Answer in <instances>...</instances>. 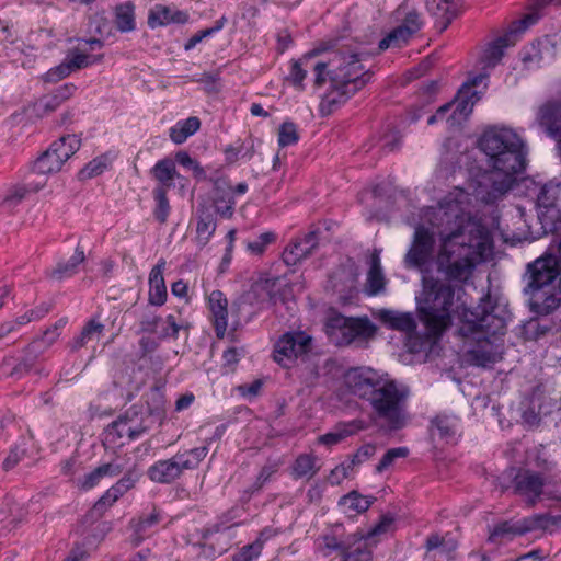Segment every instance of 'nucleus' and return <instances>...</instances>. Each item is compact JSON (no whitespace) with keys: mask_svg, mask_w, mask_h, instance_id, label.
<instances>
[{"mask_svg":"<svg viewBox=\"0 0 561 561\" xmlns=\"http://www.w3.org/2000/svg\"><path fill=\"white\" fill-rule=\"evenodd\" d=\"M470 201V193L456 187L437 207L426 211L430 227L415 229L413 244L404 259L408 267L423 271L433 255L434 237H438L437 271L456 282L471 276L474 266L491 252L492 243L488 229L471 218Z\"/></svg>","mask_w":561,"mask_h":561,"instance_id":"nucleus-1","label":"nucleus"},{"mask_svg":"<svg viewBox=\"0 0 561 561\" xmlns=\"http://www.w3.org/2000/svg\"><path fill=\"white\" fill-rule=\"evenodd\" d=\"M488 170L479 175L476 194L483 203L503 198L527 165L528 150L523 138L511 128L492 127L479 139Z\"/></svg>","mask_w":561,"mask_h":561,"instance_id":"nucleus-2","label":"nucleus"},{"mask_svg":"<svg viewBox=\"0 0 561 561\" xmlns=\"http://www.w3.org/2000/svg\"><path fill=\"white\" fill-rule=\"evenodd\" d=\"M309 70L314 73V85L321 88L330 82L327 100L330 104L345 102L370 80L371 75L365 71L362 55L352 50L331 51L321 55L314 49L293 61L288 80L302 88V81Z\"/></svg>","mask_w":561,"mask_h":561,"instance_id":"nucleus-3","label":"nucleus"},{"mask_svg":"<svg viewBox=\"0 0 561 561\" xmlns=\"http://www.w3.org/2000/svg\"><path fill=\"white\" fill-rule=\"evenodd\" d=\"M345 385L354 394L368 401L376 417L391 430L404 425L408 393L388 376L369 367L352 368L345 374Z\"/></svg>","mask_w":561,"mask_h":561,"instance_id":"nucleus-4","label":"nucleus"},{"mask_svg":"<svg viewBox=\"0 0 561 561\" xmlns=\"http://www.w3.org/2000/svg\"><path fill=\"white\" fill-rule=\"evenodd\" d=\"M506 322L502 316L484 307L462 308L459 335L465 341V360L474 366L489 367L501 359L497 335L505 332Z\"/></svg>","mask_w":561,"mask_h":561,"instance_id":"nucleus-5","label":"nucleus"},{"mask_svg":"<svg viewBox=\"0 0 561 561\" xmlns=\"http://www.w3.org/2000/svg\"><path fill=\"white\" fill-rule=\"evenodd\" d=\"M529 280L525 291L529 296L530 310L537 314H549L561 302V290L557 280L561 263L552 254H545L527 266Z\"/></svg>","mask_w":561,"mask_h":561,"instance_id":"nucleus-6","label":"nucleus"},{"mask_svg":"<svg viewBox=\"0 0 561 561\" xmlns=\"http://www.w3.org/2000/svg\"><path fill=\"white\" fill-rule=\"evenodd\" d=\"M423 304L419 310L428 334L439 336L451 323L455 307L454 288L440 280L423 278Z\"/></svg>","mask_w":561,"mask_h":561,"instance_id":"nucleus-7","label":"nucleus"},{"mask_svg":"<svg viewBox=\"0 0 561 561\" xmlns=\"http://www.w3.org/2000/svg\"><path fill=\"white\" fill-rule=\"evenodd\" d=\"M208 448L197 447L178 453L170 459L159 460L148 469V477L157 483H171L180 478L183 471L197 468L207 456Z\"/></svg>","mask_w":561,"mask_h":561,"instance_id":"nucleus-8","label":"nucleus"},{"mask_svg":"<svg viewBox=\"0 0 561 561\" xmlns=\"http://www.w3.org/2000/svg\"><path fill=\"white\" fill-rule=\"evenodd\" d=\"M327 332L333 343L342 346L357 340L370 339L376 328L367 318H346L336 314L328 320Z\"/></svg>","mask_w":561,"mask_h":561,"instance_id":"nucleus-9","label":"nucleus"},{"mask_svg":"<svg viewBox=\"0 0 561 561\" xmlns=\"http://www.w3.org/2000/svg\"><path fill=\"white\" fill-rule=\"evenodd\" d=\"M80 148L76 135H67L54 141L33 163L32 172L41 175L56 173L62 164Z\"/></svg>","mask_w":561,"mask_h":561,"instance_id":"nucleus-10","label":"nucleus"},{"mask_svg":"<svg viewBox=\"0 0 561 561\" xmlns=\"http://www.w3.org/2000/svg\"><path fill=\"white\" fill-rule=\"evenodd\" d=\"M311 350V337L305 332H288L274 346V359L284 367L293 366Z\"/></svg>","mask_w":561,"mask_h":561,"instance_id":"nucleus-11","label":"nucleus"},{"mask_svg":"<svg viewBox=\"0 0 561 561\" xmlns=\"http://www.w3.org/2000/svg\"><path fill=\"white\" fill-rule=\"evenodd\" d=\"M551 522V517L548 515H535L524 520L519 522L516 525H511L508 523H503L497 525L492 533L490 534V540L496 541L497 539H512L514 536L523 535L525 533L546 528Z\"/></svg>","mask_w":561,"mask_h":561,"instance_id":"nucleus-12","label":"nucleus"},{"mask_svg":"<svg viewBox=\"0 0 561 561\" xmlns=\"http://www.w3.org/2000/svg\"><path fill=\"white\" fill-rule=\"evenodd\" d=\"M144 432L145 427L137 420L122 416L107 427L106 440L112 444L124 445L138 438Z\"/></svg>","mask_w":561,"mask_h":561,"instance_id":"nucleus-13","label":"nucleus"},{"mask_svg":"<svg viewBox=\"0 0 561 561\" xmlns=\"http://www.w3.org/2000/svg\"><path fill=\"white\" fill-rule=\"evenodd\" d=\"M207 307L216 335L224 337L228 328V300L220 290H213L207 296Z\"/></svg>","mask_w":561,"mask_h":561,"instance_id":"nucleus-14","label":"nucleus"},{"mask_svg":"<svg viewBox=\"0 0 561 561\" xmlns=\"http://www.w3.org/2000/svg\"><path fill=\"white\" fill-rule=\"evenodd\" d=\"M318 239L314 232H310L291 242L283 252V260L287 265H296L308 257L317 248Z\"/></svg>","mask_w":561,"mask_h":561,"instance_id":"nucleus-15","label":"nucleus"},{"mask_svg":"<svg viewBox=\"0 0 561 561\" xmlns=\"http://www.w3.org/2000/svg\"><path fill=\"white\" fill-rule=\"evenodd\" d=\"M188 14L184 11H180L162 4L154 5L148 15V25L151 28L164 26L170 23H186Z\"/></svg>","mask_w":561,"mask_h":561,"instance_id":"nucleus-16","label":"nucleus"},{"mask_svg":"<svg viewBox=\"0 0 561 561\" xmlns=\"http://www.w3.org/2000/svg\"><path fill=\"white\" fill-rule=\"evenodd\" d=\"M478 100L479 96L477 92H470V87L462 85L454 102L449 103L453 108V114L448 119L451 121V124L467 119Z\"/></svg>","mask_w":561,"mask_h":561,"instance_id":"nucleus-17","label":"nucleus"},{"mask_svg":"<svg viewBox=\"0 0 561 561\" xmlns=\"http://www.w3.org/2000/svg\"><path fill=\"white\" fill-rule=\"evenodd\" d=\"M77 87L73 83H66L56 89L51 94L41 98L35 103V111L38 114L54 112L60 104L69 100L76 92Z\"/></svg>","mask_w":561,"mask_h":561,"instance_id":"nucleus-18","label":"nucleus"},{"mask_svg":"<svg viewBox=\"0 0 561 561\" xmlns=\"http://www.w3.org/2000/svg\"><path fill=\"white\" fill-rule=\"evenodd\" d=\"M518 30H514L504 36L496 38L483 51L481 61L486 68L495 67L504 55V49L515 44V36Z\"/></svg>","mask_w":561,"mask_h":561,"instance_id":"nucleus-19","label":"nucleus"},{"mask_svg":"<svg viewBox=\"0 0 561 561\" xmlns=\"http://www.w3.org/2000/svg\"><path fill=\"white\" fill-rule=\"evenodd\" d=\"M516 490L519 494L534 501L541 494L543 479L540 474L531 471H523L515 478Z\"/></svg>","mask_w":561,"mask_h":561,"instance_id":"nucleus-20","label":"nucleus"},{"mask_svg":"<svg viewBox=\"0 0 561 561\" xmlns=\"http://www.w3.org/2000/svg\"><path fill=\"white\" fill-rule=\"evenodd\" d=\"M164 265V261L159 262L149 274V302L154 306H162L167 300Z\"/></svg>","mask_w":561,"mask_h":561,"instance_id":"nucleus-21","label":"nucleus"},{"mask_svg":"<svg viewBox=\"0 0 561 561\" xmlns=\"http://www.w3.org/2000/svg\"><path fill=\"white\" fill-rule=\"evenodd\" d=\"M45 185V181L36 184L31 182L11 187L4 195L0 196V207L13 210L28 193L37 192Z\"/></svg>","mask_w":561,"mask_h":561,"instance_id":"nucleus-22","label":"nucleus"},{"mask_svg":"<svg viewBox=\"0 0 561 561\" xmlns=\"http://www.w3.org/2000/svg\"><path fill=\"white\" fill-rule=\"evenodd\" d=\"M233 190L225 182H216L213 197V205L216 213L222 217H230L233 211L234 201L232 198Z\"/></svg>","mask_w":561,"mask_h":561,"instance_id":"nucleus-23","label":"nucleus"},{"mask_svg":"<svg viewBox=\"0 0 561 561\" xmlns=\"http://www.w3.org/2000/svg\"><path fill=\"white\" fill-rule=\"evenodd\" d=\"M152 178L157 181L156 187H163L164 192L173 186L175 178L179 176L174 162L169 159L159 160L150 170Z\"/></svg>","mask_w":561,"mask_h":561,"instance_id":"nucleus-24","label":"nucleus"},{"mask_svg":"<svg viewBox=\"0 0 561 561\" xmlns=\"http://www.w3.org/2000/svg\"><path fill=\"white\" fill-rule=\"evenodd\" d=\"M124 470V466L117 461H112L108 463H104L90 473H88L84 479L81 481L80 486L83 490H90L96 486L100 481L105 477H116L122 473Z\"/></svg>","mask_w":561,"mask_h":561,"instance_id":"nucleus-25","label":"nucleus"},{"mask_svg":"<svg viewBox=\"0 0 561 561\" xmlns=\"http://www.w3.org/2000/svg\"><path fill=\"white\" fill-rule=\"evenodd\" d=\"M427 11L442 21L445 30L457 13V0H425Z\"/></svg>","mask_w":561,"mask_h":561,"instance_id":"nucleus-26","label":"nucleus"},{"mask_svg":"<svg viewBox=\"0 0 561 561\" xmlns=\"http://www.w3.org/2000/svg\"><path fill=\"white\" fill-rule=\"evenodd\" d=\"M371 504V501L363 496L356 491H351L348 494L342 496L339 501V506L345 514L355 516L366 512Z\"/></svg>","mask_w":561,"mask_h":561,"instance_id":"nucleus-27","label":"nucleus"},{"mask_svg":"<svg viewBox=\"0 0 561 561\" xmlns=\"http://www.w3.org/2000/svg\"><path fill=\"white\" fill-rule=\"evenodd\" d=\"M201 127V121L196 116H191L184 121H179L170 128L169 136L174 144H183L190 136L194 135Z\"/></svg>","mask_w":561,"mask_h":561,"instance_id":"nucleus-28","label":"nucleus"},{"mask_svg":"<svg viewBox=\"0 0 561 561\" xmlns=\"http://www.w3.org/2000/svg\"><path fill=\"white\" fill-rule=\"evenodd\" d=\"M84 260L85 255L83 250L77 248L75 253L68 261L58 263L57 266L51 271V278L56 280H61L64 278H68L75 275L79 270V265Z\"/></svg>","mask_w":561,"mask_h":561,"instance_id":"nucleus-29","label":"nucleus"},{"mask_svg":"<svg viewBox=\"0 0 561 561\" xmlns=\"http://www.w3.org/2000/svg\"><path fill=\"white\" fill-rule=\"evenodd\" d=\"M318 471L317 457L312 454L299 455L291 466V474L295 479H311Z\"/></svg>","mask_w":561,"mask_h":561,"instance_id":"nucleus-30","label":"nucleus"},{"mask_svg":"<svg viewBox=\"0 0 561 561\" xmlns=\"http://www.w3.org/2000/svg\"><path fill=\"white\" fill-rule=\"evenodd\" d=\"M216 230V222L213 214L202 205L198 209V221L196 227L197 241L205 245Z\"/></svg>","mask_w":561,"mask_h":561,"instance_id":"nucleus-31","label":"nucleus"},{"mask_svg":"<svg viewBox=\"0 0 561 561\" xmlns=\"http://www.w3.org/2000/svg\"><path fill=\"white\" fill-rule=\"evenodd\" d=\"M115 26L119 32H131L136 27L135 7L130 2L119 4L115 8Z\"/></svg>","mask_w":561,"mask_h":561,"instance_id":"nucleus-32","label":"nucleus"},{"mask_svg":"<svg viewBox=\"0 0 561 561\" xmlns=\"http://www.w3.org/2000/svg\"><path fill=\"white\" fill-rule=\"evenodd\" d=\"M381 319L385 323L389 324L390 328L400 330L403 332H412L415 330V321L409 313H400L396 311H382Z\"/></svg>","mask_w":561,"mask_h":561,"instance_id":"nucleus-33","label":"nucleus"},{"mask_svg":"<svg viewBox=\"0 0 561 561\" xmlns=\"http://www.w3.org/2000/svg\"><path fill=\"white\" fill-rule=\"evenodd\" d=\"M385 288V277L381 273V266L378 255L371 259V266L367 276V291L369 295H377Z\"/></svg>","mask_w":561,"mask_h":561,"instance_id":"nucleus-34","label":"nucleus"},{"mask_svg":"<svg viewBox=\"0 0 561 561\" xmlns=\"http://www.w3.org/2000/svg\"><path fill=\"white\" fill-rule=\"evenodd\" d=\"M168 192L163 191V187H154L152 191L156 206L153 209V217L160 224H165L170 215V204L167 196Z\"/></svg>","mask_w":561,"mask_h":561,"instance_id":"nucleus-35","label":"nucleus"},{"mask_svg":"<svg viewBox=\"0 0 561 561\" xmlns=\"http://www.w3.org/2000/svg\"><path fill=\"white\" fill-rule=\"evenodd\" d=\"M411 34L402 25L397 26L392 30L379 43L381 50L389 47H401L411 38Z\"/></svg>","mask_w":561,"mask_h":561,"instance_id":"nucleus-36","label":"nucleus"},{"mask_svg":"<svg viewBox=\"0 0 561 561\" xmlns=\"http://www.w3.org/2000/svg\"><path fill=\"white\" fill-rule=\"evenodd\" d=\"M355 433L353 425H341L334 431L321 435L318 440L325 446H333L342 442L344 438Z\"/></svg>","mask_w":561,"mask_h":561,"instance_id":"nucleus-37","label":"nucleus"},{"mask_svg":"<svg viewBox=\"0 0 561 561\" xmlns=\"http://www.w3.org/2000/svg\"><path fill=\"white\" fill-rule=\"evenodd\" d=\"M102 55L91 56L84 51L75 50L71 55L66 59L67 64L70 66L71 71L85 68L95 62L101 61Z\"/></svg>","mask_w":561,"mask_h":561,"instance_id":"nucleus-38","label":"nucleus"},{"mask_svg":"<svg viewBox=\"0 0 561 561\" xmlns=\"http://www.w3.org/2000/svg\"><path fill=\"white\" fill-rule=\"evenodd\" d=\"M160 522V514L153 510L148 516L140 517L135 526L136 539L134 543L139 545L142 539L148 536L147 531L150 527L157 525Z\"/></svg>","mask_w":561,"mask_h":561,"instance_id":"nucleus-39","label":"nucleus"},{"mask_svg":"<svg viewBox=\"0 0 561 561\" xmlns=\"http://www.w3.org/2000/svg\"><path fill=\"white\" fill-rule=\"evenodd\" d=\"M103 330L104 325L92 319L83 327L77 343L80 346H83L91 341L98 340L101 336Z\"/></svg>","mask_w":561,"mask_h":561,"instance_id":"nucleus-40","label":"nucleus"},{"mask_svg":"<svg viewBox=\"0 0 561 561\" xmlns=\"http://www.w3.org/2000/svg\"><path fill=\"white\" fill-rule=\"evenodd\" d=\"M299 140L297 126L291 122L283 123L278 128V145L287 147L295 145Z\"/></svg>","mask_w":561,"mask_h":561,"instance_id":"nucleus-41","label":"nucleus"},{"mask_svg":"<svg viewBox=\"0 0 561 561\" xmlns=\"http://www.w3.org/2000/svg\"><path fill=\"white\" fill-rule=\"evenodd\" d=\"M110 160L101 156L90 161L80 172L82 179H91L103 173L108 167Z\"/></svg>","mask_w":561,"mask_h":561,"instance_id":"nucleus-42","label":"nucleus"},{"mask_svg":"<svg viewBox=\"0 0 561 561\" xmlns=\"http://www.w3.org/2000/svg\"><path fill=\"white\" fill-rule=\"evenodd\" d=\"M113 486H111L104 495L94 504L93 508L90 512L92 517H101L104 512L111 507L122 495L113 493Z\"/></svg>","mask_w":561,"mask_h":561,"instance_id":"nucleus-43","label":"nucleus"},{"mask_svg":"<svg viewBox=\"0 0 561 561\" xmlns=\"http://www.w3.org/2000/svg\"><path fill=\"white\" fill-rule=\"evenodd\" d=\"M548 5H553L552 2H550V0H537L533 4L530 12L528 14H526L525 18L518 22V24H519L518 31L525 30L529 25L535 24L540 18V12Z\"/></svg>","mask_w":561,"mask_h":561,"instance_id":"nucleus-44","label":"nucleus"},{"mask_svg":"<svg viewBox=\"0 0 561 561\" xmlns=\"http://www.w3.org/2000/svg\"><path fill=\"white\" fill-rule=\"evenodd\" d=\"M548 5H553L552 2H550V0H537L533 4L530 12L528 14H526L525 18L518 22V24H519L518 31L525 30L529 25L535 24L540 18V12Z\"/></svg>","mask_w":561,"mask_h":561,"instance_id":"nucleus-45","label":"nucleus"},{"mask_svg":"<svg viewBox=\"0 0 561 561\" xmlns=\"http://www.w3.org/2000/svg\"><path fill=\"white\" fill-rule=\"evenodd\" d=\"M355 466V460H350L340 463L333 470H331L328 481L332 485H340L345 479L350 477L351 471Z\"/></svg>","mask_w":561,"mask_h":561,"instance_id":"nucleus-46","label":"nucleus"},{"mask_svg":"<svg viewBox=\"0 0 561 561\" xmlns=\"http://www.w3.org/2000/svg\"><path fill=\"white\" fill-rule=\"evenodd\" d=\"M560 188V185H553L551 183L542 186L537 197L538 205L545 208L552 207L557 201Z\"/></svg>","mask_w":561,"mask_h":561,"instance_id":"nucleus-47","label":"nucleus"},{"mask_svg":"<svg viewBox=\"0 0 561 561\" xmlns=\"http://www.w3.org/2000/svg\"><path fill=\"white\" fill-rule=\"evenodd\" d=\"M455 433V425L448 419L437 417L433 422V435H437L442 439L449 440L454 437Z\"/></svg>","mask_w":561,"mask_h":561,"instance_id":"nucleus-48","label":"nucleus"},{"mask_svg":"<svg viewBox=\"0 0 561 561\" xmlns=\"http://www.w3.org/2000/svg\"><path fill=\"white\" fill-rule=\"evenodd\" d=\"M274 241L275 234L273 232H264L256 239L249 241L247 243V249L254 255H261L265 251L266 247Z\"/></svg>","mask_w":561,"mask_h":561,"instance_id":"nucleus-49","label":"nucleus"},{"mask_svg":"<svg viewBox=\"0 0 561 561\" xmlns=\"http://www.w3.org/2000/svg\"><path fill=\"white\" fill-rule=\"evenodd\" d=\"M263 540L257 539L253 543L243 547L240 552L234 554L232 561H252L257 558L263 549Z\"/></svg>","mask_w":561,"mask_h":561,"instance_id":"nucleus-50","label":"nucleus"},{"mask_svg":"<svg viewBox=\"0 0 561 561\" xmlns=\"http://www.w3.org/2000/svg\"><path fill=\"white\" fill-rule=\"evenodd\" d=\"M66 319H59L51 328H48L41 340L33 343V347L39 346V343H44L46 346L51 345L59 336L60 330L66 325Z\"/></svg>","mask_w":561,"mask_h":561,"instance_id":"nucleus-51","label":"nucleus"},{"mask_svg":"<svg viewBox=\"0 0 561 561\" xmlns=\"http://www.w3.org/2000/svg\"><path fill=\"white\" fill-rule=\"evenodd\" d=\"M70 66L65 60L60 65L49 69L44 76L43 80L47 83H56L71 73Z\"/></svg>","mask_w":561,"mask_h":561,"instance_id":"nucleus-52","label":"nucleus"},{"mask_svg":"<svg viewBox=\"0 0 561 561\" xmlns=\"http://www.w3.org/2000/svg\"><path fill=\"white\" fill-rule=\"evenodd\" d=\"M41 318V314L36 310H28L24 314L18 317L14 321L7 322L2 325L1 330L4 333H10L16 329V327L30 323L33 320Z\"/></svg>","mask_w":561,"mask_h":561,"instance_id":"nucleus-53","label":"nucleus"},{"mask_svg":"<svg viewBox=\"0 0 561 561\" xmlns=\"http://www.w3.org/2000/svg\"><path fill=\"white\" fill-rule=\"evenodd\" d=\"M409 450L405 447H398L389 449L377 466L378 471H382L390 467L396 459L404 458L408 456Z\"/></svg>","mask_w":561,"mask_h":561,"instance_id":"nucleus-54","label":"nucleus"},{"mask_svg":"<svg viewBox=\"0 0 561 561\" xmlns=\"http://www.w3.org/2000/svg\"><path fill=\"white\" fill-rule=\"evenodd\" d=\"M164 327L159 333L160 339L174 337L176 339L179 335V331L182 328V324L179 323L173 314H169L164 321H162Z\"/></svg>","mask_w":561,"mask_h":561,"instance_id":"nucleus-55","label":"nucleus"},{"mask_svg":"<svg viewBox=\"0 0 561 561\" xmlns=\"http://www.w3.org/2000/svg\"><path fill=\"white\" fill-rule=\"evenodd\" d=\"M138 480V474L134 471H128L121 480H118L113 485V493H118L123 496L128 490L134 488L136 481Z\"/></svg>","mask_w":561,"mask_h":561,"instance_id":"nucleus-56","label":"nucleus"},{"mask_svg":"<svg viewBox=\"0 0 561 561\" xmlns=\"http://www.w3.org/2000/svg\"><path fill=\"white\" fill-rule=\"evenodd\" d=\"M422 24L420 14L416 11H410L407 13L401 25L413 35L422 27Z\"/></svg>","mask_w":561,"mask_h":561,"instance_id":"nucleus-57","label":"nucleus"},{"mask_svg":"<svg viewBox=\"0 0 561 561\" xmlns=\"http://www.w3.org/2000/svg\"><path fill=\"white\" fill-rule=\"evenodd\" d=\"M162 319L156 314H146L140 321V329L142 332L148 333H160L158 328Z\"/></svg>","mask_w":561,"mask_h":561,"instance_id":"nucleus-58","label":"nucleus"},{"mask_svg":"<svg viewBox=\"0 0 561 561\" xmlns=\"http://www.w3.org/2000/svg\"><path fill=\"white\" fill-rule=\"evenodd\" d=\"M25 454V448H21L16 446L15 448L11 449L8 457L3 461V468L5 470H10L14 468L19 461L22 459V457Z\"/></svg>","mask_w":561,"mask_h":561,"instance_id":"nucleus-59","label":"nucleus"},{"mask_svg":"<svg viewBox=\"0 0 561 561\" xmlns=\"http://www.w3.org/2000/svg\"><path fill=\"white\" fill-rule=\"evenodd\" d=\"M392 524V518L382 517L381 520L368 533V537L379 536L389 530Z\"/></svg>","mask_w":561,"mask_h":561,"instance_id":"nucleus-60","label":"nucleus"},{"mask_svg":"<svg viewBox=\"0 0 561 561\" xmlns=\"http://www.w3.org/2000/svg\"><path fill=\"white\" fill-rule=\"evenodd\" d=\"M276 285V279H265L256 283L254 289L256 293L264 291L270 300H274V296L272 294V288Z\"/></svg>","mask_w":561,"mask_h":561,"instance_id":"nucleus-61","label":"nucleus"},{"mask_svg":"<svg viewBox=\"0 0 561 561\" xmlns=\"http://www.w3.org/2000/svg\"><path fill=\"white\" fill-rule=\"evenodd\" d=\"M375 454V446L365 445L358 449L357 454L354 456L352 460H355V465L359 463L368 458H370Z\"/></svg>","mask_w":561,"mask_h":561,"instance_id":"nucleus-62","label":"nucleus"},{"mask_svg":"<svg viewBox=\"0 0 561 561\" xmlns=\"http://www.w3.org/2000/svg\"><path fill=\"white\" fill-rule=\"evenodd\" d=\"M343 561H371L370 553L357 548L354 552L345 556Z\"/></svg>","mask_w":561,"mask_h":561,"instance_id":"nucleus-63","label":"nucleus"},{"mask_svg":"<svg viewBox=\"0 0 561 561\" xmlns=\"http://www.w3.org/2000/svg\"><path fill=\"white\" fill-rule=\"evenodd\" d=\"M276 471L277 468L275 466H266L262 468L257 476V488H261Z\"/></svg>","mask_w":561,"mask_h":561,"instance_id":"nucleus-64","label":"nucleus"}]
</instances>
